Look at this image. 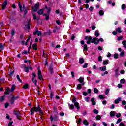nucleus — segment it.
Wrapping results in <instances>:
<instances>
[{"instance_id": "obj_44", "label": "nucleus", "mask_w": 126, "mask_h": 126, "mask_svg": "<svg viewBox=\"0 0 126 126\" xmlns=\"http://www.w3.org/2000/svg\"><path fill=\"white\" fill-rule=\"evenodd\" d=\"M53 111L56 114H58V108L56 106L53 107Z\"/></svg>"}, {"instance_id": "obj_11", "label": "nucleus", "mask_w": 126, "mask_h": 126, "mask_svg": "<svg viewBox=\"0 0 126 126\" xmlns=\"http://www.w3.org/2000/svg\"><path fill=\"white\" fill-rule=\"evenodd\" d=\"M49 71H50L51 74H53L54 73V70L53 69V64H51L49 65Z\"/></svg>"}, {"instance_id": "obj_34", "label": "nucleus", "mask_w": 126, "mask_h": 126, "mask_svg": "<svg viewBox=\"0 0 126 126\" xmlns=\"http://www.w3.org/2000/svg\"><path fill=\"white\" fill-rule=\"evenodd\" d=\"M98 98H99L100 100H105V97L104 96V95H103V94H100L98 96Z\"/></svg>"}, {"instance_id": "obj_13", "label": "nucleus", "mask_w": 126, "mask_h": 126, "mask_svg": "<svg viewBox=\"0 0 126 126\" xmlns=\"http://www.w3.org/2000/svg\"><path fill=\"white\" fill-rule=\"evenodd\" d=\"M98 70L100 71H106V70H107V67L106 66L100 67L99 68H98Z\"/></svg>"}, {"instance_id": "obj_22", "label": "nucleus", "mask_w": 126, "mask_h": 126, "mask_svg": "<svg viewBox=\"0 0 126 126\" xmlns=\"http://www.w3.org/2000/svg\"><path fill=\"white\" fill-rule=\"evenodd\" d=\"M44 16H45V20H49L50 19V14H44Z\"/></svg>"}, {"instance_id": "obj_26", "label": "nucleus", "mask_w": 126, "mask_h": 126, "mask_svg": "<svg viewBox=\"0 0 126 126\" xmlns=\"http://www.w3.org/2000/svg\"><path fill=\"white\" fill-rule=\"evenodd\" d=\"M110 117H115L116 116V112L115 111H111L110 112Z\"/></svg>"}, {"instance_id": "obj_30", "label": "nucleus", "mask_w": 126, "mask_h": 126, "mask_svg": "<svg viewBox=\"0 0 126 126\" xmlns=\"http://www.w3.org/2000/svg\"><path fill=\"white\" fill-rule=\"evenodd\" d=\"M14 90H15V85L13 84L11 88L10 91H11V92H13L14 91Z\"/></svg>"}, {"instance_id": "obj_38", "label": "nucleus", "mask_w": 126, "mask_h": 126, "mask_svg": "<svg viewBox=\"0 0 126 126\" xmlns=\"http://www.w3.org/2000/svg\"><path fill=\"white\" fill-rule=\"evenodd\" d=\"M17 79L21 83H22V80L21 79H20V77H19V75H17Z\"/></svg>"}, {"instance_id": "obj_15", "label": "nucleus", "mask_w": 126, "mask_h": 126, "mask_svg": "<svg viewBox=\"0 0 126 126\" xmlns=\"http://www.w3.org/2000/svg\"><path fill=\"white\" fill-rule=\"evenodd\" d=\"M37 13L38 14V15H42V14H43V15H44V9H41L37 11Z\"/></svg>"}, {"instance_id": "obj_52", "label": "nucleus", "mask_w": 126, "mask_h": 126, "mask_svg": "<svg viewBox=\"0 0 126 126\" xmlns=\"http://www.w3.org/2000/svg\"><path fill=\"white\" fill-rule=\"evenodd\" d=\"M19 7H20V11H22V5H21L20 2H19Z\"/></svg>"}, {"instance_id": "obj_4", "label": "nucleus", "mask_w": 126, "mask_h": 126, "mask_svg": "<svg viewBox=\"0 0 126 126\" xmlns=\"http://www.w3.org/2000/svg\"><path fill=\"white\" fill-rule=\"evenodd\" d=\"M72 103H74L75 107L77 108V110L78 111L80 109V106H79V103L76 102V97H74L72 100Z\"/></svg>"}, {"instance_id": "obj_36", "label": "nucleus", "mask_w": 126, "mask_h": 126, "mask_svg": "<svg viewBox=\"0 0 126 126\" xmlns=\"http://www.w3.org/2000/svg\"><path fill=\"white\" fill-rule=\"evenodd\" d=\"M95 37H99L100 35V33H99V31L98 30L95 31Z\"/></svg>"}, {"instance_id": "obj_59", "label": "nucleus", "mask_w": 126, "mask_h": 126, "mask_svg": "<svg viewBox=\"0 0 126 126\" xmlns=\"http://www.w3.org/2000/svg\"><path fill=\"white\" fill-rule=\"evenodd\" d=\"M122 122V119L119 118L118 119V120H117V121L116 122V124H119V123H121Z\"/></svg>"}, {"instance_id": "obj_55", "label": "nucleus", "mask_w": 126, "mask_h": 126, "mask_svg": "<svg viewBox=\"0 0 126 126\" xmlns=\"http://www.w3.org/2000/svg\"><path fill=\"white\" fill-rule=\"evenodd\" d=\"M97 42H104V39L102 38H97Z\"/></svg>"}, {"instance_id": "obj_3", "label": "nucleus", "mask_w": 126, "mask_h": 126, "mask_svg": "<svg viewBox=\"0 0 126 126\" xmlns=\"http://www.w3.org/2000/svg\"><path fill=\"white\" fill-rule=\"evenodd\" d=\"M59 116H58V113H56L53 116V115H51L50 116V121L51 122H53V121H54V122H58L59 121Z\"/></svg>"}, {"instance_id": "obj_49", "label": "nucleus", "mask_w": 126, "mask_h": 126, "mask_svg": "<svg viewBox=\"0 0 126 126\" xmlns=\"http://www.w3.org/2000/svg\"><path fill=\"white\" fill-rule=\"evenodd\" d=\"M121 8L122 10H125L126 9V4H123L121 6Z\"/></svg>"}, {"instance_id": "obj_64", "label": "nucleus", "mask_w": 126, "mask_h": 126, "mask_svg": "<svg viewBox=\"0 0 126 126\" xmlns=\"http://www.w3.org/2000/svg\"><path fill=\"white\" fill-rule=\"evenodd\" d=\"M122 44L124 45V46H125L126 45V40H123L122 41Z\"/></svg>"}, {"instance_id": "obj_14", "label": "nucleus", "mask_w": 126, "mask_h": 126, "mask_svg": "<svg viewBox=\"0 0 126 126\" xmlns=\"http://www.w3.org/2000/svg\"><path fill=\"white\" fill-rule=\"evenodd\" d=\"M32 17L34 19V20H37V21H39L40 20V18L39 17H37V16L36 15V14L35 13H32Z\"/></svg>"}, {"instance_id": "obj_50", "label": "nucleus", "mask_w": 126, "mask_h": 126, "mask_svg": "<svg viewBox=\"0 0 126 126\" xmlns=\"http://www.w3.org/2000/svg\"><path fill=\"white\" fill-rule=\"evenodd\" d=\"M94 114H96V115L97 114H99V111H98L97 109H94Z\"/></svg>"}, {"instance_id": "obj_33", "label": "nucleus", "mask_w": 126, "mask_h": 126, "mask_svg": "<svg viewBox=\"0 0 126 126\" xmlns=\"http://www.w3.org/2000/svg\"><path fill=\"white\" fill-rule=\"evenodd\" d=\"M83 51H88V47L87 46V44H85L84 45Z\"/></svg>"}, {"instance_id": "obj_51", "label": "nucleus", "mask_w": 126, "mask_h": 126, "mask_svg": "<svg viewBox=\"0 0 126 126\" xmlns=\"http://www.w3.org/2000/svg\"><path fill=\"white\" fill-rule=\"evenodd\" d=\"M54 96V93H53V91H51L50 93V99H53V97Z\"/></svg>"}, {"instance_id": "obj_53", "label": "nucleus", "mask_w": 126, "mask_h": 126, "mask_svg": "<svg viewBox=\"0 0 126 126\" xmlns=\"http://www.w3.org/2000/svg\"><path fill=\"white\" fill-rule=\"evenodd\" d=\"M109 91H110V89H109V88L106 89V91H105L106 95H108L109 94Z\"/></svg>"}, {"instance_id": "obj_32", "label": "nucleus", "mask_w": 126, "mask_h": 126, "mask_svg": "<svg viewBox=\"0 0 126 126\" xmlns=\"http://www.w3.org/2000/svg\"><path fill=\"white\" fill-rule=\"evenodd\" d=\"M37 36L42 37L43 36V34H42V32L41 31L38 30L37 28Z\"/></svg>"}, {"instance_id": "obj_57", "label": "nucleus", "mask_w": 126, "mask_h": 126, "mask_svg": "<svg viewBox=\"0 0 126 126\" xmlns=\"http://www.w3.org/2000/svg\"><path fill=\"white\" fill-rule=\"evenodd\" d=\"M83 96H87V95H88V93L85 91H84L83 92Z\"/></svg>"}, {"instance_id": "obj_18", "label": "nucleus", "mask_w": 126, "mask_h": 126, "mask_svg": "<svg viewBox=\"0 0 126 126\" xmlns=\"http://www.w3.org/2000/svg\"><path fill=\"white\" fill-rule=\"evenodd\" d=\"M32 48L33 49V50L37 51V50H38V44H37V43L33 44L32 46Z\"/></svg>"}, {"instance_id": "obj_42", "label": "nucleus", "mask_w": 126, "mask_h": 126, "mask_svg": "<svg viewBox=\"0 0 126 126\" xmlns=\"http://www.w3.org/2000/svg\"><path fill=\"white\" fill-rule=\"evenodd\" d=\"M5 100L4 98V96H2L1 97H0V102H3Z\"/></svg>"}, {"instance_id": "obj_43", "label": "nucleus", "mask_w": 126, "mask_h": 126, "mask_svg": "<svg viewBox=\"0 0 126 126\" xmlns=\"http://www.w3.org/2000/svg\"><path fill=\"white\" fill-rule=\"evenodd\" d=\"M94 92L95 94H97L98 92H99V90L96 88H94Z\"/></svg>"}, {"instance_id": "obj_20", "label": "nucleus", "mask_w": 126, "mask_h": 126, "mask_svg": "<svg viewBox=\"0 0 126 126\" xmlns=\"http://www.w3.org/2000/svg\"><path fill=\"white\" fill-rule=\"evenodd\" d=\"M121 100H122V98L118 97L117 99L114 100L115 104H118L120 103V101H121Z\"/></svg>"}, {"instance_id": "obj_31", "label": "nucleus", "mask_w": 126, "mask_h": 126, "mask_svg": "<svg viewBox=\"0 0 126 126\" xmlns=\"http://www.w3.org/2000/svg\"><path fill=\"white\" fill-rule=\"evenodd\" d=\"M79 63L80 64H82L83 63H84V58H81L80 59H79Z\"/></svg>"}, {"instance_id": "obj_25", "label": "nucleus", "mask_w": 126, "mask_h": 126, "mask_svg": "<svg viewBox=\"0 0 126 126\" xmlns=\"http://www.w3.org/2000/svg\"><path fill=\"white\" fill-rule=\"evenodd\" d=\"M23 9L24 10V16H25V15H26V14H27V8H25V6H23Z\"/></svg>"}, {"instance_id": "obj_10", "label": "nucleus", "mask_w": 126, "mask_h": 126, "mask_svg": "<svg viewBox=\"0 0 126 126\" xmlns=\"http://www.w3.org/2000/svg\"><path fill=\"white\" fill-rule=\"evenodd\" d=\"M7 2H8V1L7 0H5L2 4V9L3 10L5 9V7H6V5H7Z\"/></svg>"}, {"instance_id": "obj_37", "label": "nucleus", "mask_w": 126, "mask_h": 126, "mask_svg": "<svg viewBox=\"0 0 126 126\" xmlns=\"http://www.w3.org/2000/svg\"><path fill=\"white\" fill-rule=\"evenodd\" d=\"M83 124L85 126H88L89 125V123L86 120L83 121Z\"/></svg>"}, {"instance_id": "obj_9", "label": "nucleus", "mask_w": 126, "mask_h": 126, "mask_svg": "<svg viewBox=\"0 0 126 126\" xmlns=\"http://www.w3.org/2000/svg\"><path fill=\"white\" fill-rule=\"evenodd\" d=\"M15 100H17V98H16L15 95H12L11 97V105H13V104H14Z\"/></svg>"}, {"instance_id": "obj_46", "label": "nucleus", "mask_w": 126, "mask_h": 126, "mask_svg": "<svg viewBox=\"0 0 126 126\" xmlns=\"http://www.w3.org/2000/svg\"><path fill=\"white\" fill-rule=\"evenodd\" d=\"M37 76V75H36V73H35L34 72L32 73V81L34 82V78H35V77H36Z\"/></svg>"}, {"instance_id": "obj_24", "label": "nucleus", "mask_w": 126, "mask_h": 126, "mask_svg": "<svg viewBox=\"0 0 126 126\" xmlns=\"http://www.w3.org/2000/svg\"><path fill=\"white\" fill-rule=\"evenodd\" d=\"M14 115H15V116H20V112L18 111H14Z\"/></svg>"}, {"instance_id": "obj_60", "label": "nucleus", "mask_w": 126, "mask_h": 126, "mask_svg": "<svg viewBox=\"0 0 126 126\" xmlns=\"http://www.w3.org/2000/svg\"><path fill=\"white\" fill-rule=\"evenodd\" d=\"M112 34L114 35V36H116V35H117L118 32H117V31H113L112 32Z\"/></svg>"}, {"instance_id": "obj_8", "label": "nucleus", "mask_w": 126, "mask_h": 126, "mask_svg": "<svg viewBox=\"0 0 126 126\" xmlns=\"http://www.w3.org/2000/svg\"><path fill=\"white\" fill-rule=\"evenodd\" d=\"M9 93H10V89L9 88H7V89H6L4 95V99H5V95H8L9 94Z\"/></svg>"}, {"instance_id": "obj_6", "label": "nucleus", "mask_w": 126, "mask_h": 126, "mask_svg": "<svg viewBox=\"0 0 126 126\" xmlns=\"http://www.w3.org/2000/svg\"><path fill=\"white\" fill-rule=\"evenodd\" d=\"M40 7V3L39 2L36 3L34 6H32V10L33 12H36L39 9Z\"/></svg>"}, {"instance_id": "obj_27", "label": "nucleus", "mask_w": 126, "mask_h": 126, "mask_svg": "<svg viewBox=\"0 0 126 126\" xmlns=\"http://www.w3.org/2000/svg\"><path fill=\"white\" fill-rule=\"evenodd\" d=\"M29 87V84L27 83L25 84L23 86V88L24 89H28Z\"/></svg>"}, {"instance_id": "obj_21", "label": "nucleus", "mask_w": 126, "mask_h": 126, "mask_svg": "<svg viewBox=\"0 0 126 126\" xmlns=\"http://www.w3.org/2000/svg\"><path fill=\"white\" fill-rule=\"evenodd\" d=\"M116 30L118 34H121L122 33V28H121V27L117 28Z\"/></svg>"}, {"instance_id": "obj_23", "label": "nucleus", "mask_w": 126, "mask_h": 126, "mask_svg": "<svg viewBox=\"0 0 126 126\" xmlns=\"http://www.w3.org/2000/svg\"><path fill=\"white\" fill-rule=\"evenodd\" d=\"M84 81V78L82 77H80L78 79V82L80 83H82Z\"/></svg>"}, {"instance_id": "obj_39", "label": "nucleus", "mask_w": 126, "mask_h": 126, "mask_svg": "<svg viewBox=\"0 0 126 126\" xmlns=\"http://www.w3.org/2000/svg\"><path fill=\"white\" fill-rule=\"evenodd\" d=\"M11 35H12V36H14V35H15V29H12L11 30Z\"/></svg>"}, {"instance_id": "obj_54", "label": "nucleus", "mask_w": 126, "mask_h": 126, "mask_svg": "<svg viewBox=\"0 0 126 126\" xmlns=\"http://www.w3.org/2000/svg\"><path fill=\"white\" fill-rule=\"evenodd\" d=\"M120 83L124 84V83H125V82H126V80H125V79H122L120 80Z\"/></svg>"}, {"instance_id": "obj_29", "label": "nucleus", "mask_w": 126, "mask_h": 126, "mask_svg": "<svg viewBox=\"0 0 126 126\" xmlns=\"http://www.w3.org/2000/svg\"><path fill=\"white\" fill-rule=\"evenodd\" d=\"M77 89L78 90H80L82 89V84H78L77 86Z\"/></svg>"}, {"instance_id": "obj_56", "label": "nucleus", "mask_w": 126, "mask_h": 126, "mask_svg": "<svg viewBox=\"0 0 126 126\" xmlns=\"http://www.w3.org/2000/svg\"><path fill=\"white\" fill-rule=\"evenodd\" d=\"M85 101H86L87 103H89V101H90V97H86Z\"/></svg>"}, {"instance_id": "obj_61", "label": "nucleus", "mask_w": 126, "mask_h": 126, "mask_svg": "<svg viewBox=\"0 0 126 126\" xmlns=\"http://www.w3.org/2000/svg\"><path fill=\"white\" fill-rule=\"evenodd\" d=\"M122 39H123V36H119L117 38V41H121L122 40Z\"/></svg>"}, {"instance_id": "obj_12", "label": "nucleus", "mask_w": 126, "mask_h": 126, "mask_svg": "<svg viewBox=\"0 0 126 126\" xmlns=\"http://www.w3.org/2000/svg\"><path fill=\"white\" fill-rule=\"evenodd\" d=\"M4 48H5V44H2V43H0V53L2 52L3 50H4Z\"/></svg>"}, {"instance_id": "obj_2", "label": "nucleus", "mask_w": 126, "mask_h": 126, "mask_svg": "<svg viewBox=\"0 0 126 126\" xmlns=\"http://www.w3.org/2000/svg\"><path fill=\"white\" fill-rule=\"evenodd\" d=\"M35 112L36 113H37V112H39V114L41 115V116H43V115H44V113L42 111V109L40 106V104H38L37 107L35 106L33 108L31 107V115H34Z\"/></svg>"}, {"instance_id": "obj_47", "label": "nucleus", "mask_w": 126, "mask_h": 126, "mask_svg": "<svg viewBox=\"0 0 126 126\" xmlns=\"http://www.w3.org/2000/svg\"><path fill=\"white\" fill-rule=\"evenodd\" d=\"M20 39L24 40V34H21L20 35Z\"/></svg>"}, {"instance_id": "obj_1", "label": "nucleus", "mask_w": 126, "mask_h": 126, "mask_svg": "<svg viewBox=\"0 0 126 126\" xmlns=\"http://www.w3.org/2000/svg\"><path fill=\"white\" fill-rule=\"evenodd\" d=\"M85 40L87 41V44L88 45H89V44H90L91 43H92V44L94 43V45H98V44H99V42H98V38L97 37H94L92 39V37H91V36H90L88 37V36H86L85 37Z\"/></svg>"}, {"instance_id": "obj_7", "label": "nucleus", "mask_w": 126, "mask_h": 126, "mask_svg": "<svg viewBox=\"0 0 126 126\" xmlns=\"http://www.w3.org/2000/svg\"><path fill=\"white\" fill-rule=\"evenodd\" d=\"M37 74L38 75V79H39V80H42V79H43V76L42 75V72H41V69L40 68V66H39L38 67Z\"/></svg>"}, {"instance_id": "obj_40", "label": "nucleus", "mask_w": 126, "mask_h": 126, "mask_svg": "<svg viewBox=\"0 0 126 126\" xmlns=\"http://www.w3.org/2000/svg\"><path fill=\"white\" fill-rule=\"evenodd\" d=\"M99 15H100V16H103V15H104V11L102 10H100L99 12H98Z\"/></svg>"}, {"instance_id": "obj_5", "label": "nucleus", "mask_w": 126, "mask_h": 126, "mask_svg": "<svg viewBox=\"0 0 126 126\" xmlns=\"http://www.w3.org/2000/svg\"><path fill=\"white\" fill-rule=\"evenodd\" d=\"M23 67L24 68L25 72L28 73L29 72V70H33V68L31 66H26V65L24 64H23Z\"/></svg>"}, {"instance_id": "obj_48", "label": "nucleus", "mask_w": 126, "mask_h": 126, "mask_svg": "<svg viewBox=\"0 0 126 126\" xmlns=\"http://www.w3.org/2000/svg\"><path fill=\"white\" fill-rule=\"evenodd\" d=\"M114 59H118L119 58V54L118 53H115L114 54Z\"/></svg>"}, {"instance_id": "obj_41", "label": "nucleus", "mask_w": 126, "mask_h": 126, "mask_svg": "<svg viewBox=\"0 0 126 126\" xmlns=\"http://www.w3.org/2000/svg\"><path fill=\"white\" fill-rule=\"evenodd\" d=\"M95 119L96 121H100L101 120V116L99 115H98L96 116Z\"/></svg>"}, {"instance_id": "obj_35", "label": "nucleus", "mask_w": 126, "mask_h": 126, "mask_svg": "<svg viewBox=\"0 0 126 126\" xmlns=\"http://www.w3.org/2000/svg\"><path fill=\"white\" fill-rule=\"evenodd\" d=\"M30 39H31V36H30L28 38L27 40L26 41V42H25V46H27V45H28V42H29V40H30Z\"/></svg>"}, {"instance_id": "obj_28", "label": "nucleus", "mask_w": 126, "mask_h": 126, "mask_svg": "<svg viewBox=\"0 0 126 126\" xmlns=\"http://www.w3.org/2000/svg\"><path fill=\"white\" fill-rule=\"evenodd\" d=\"M102 63L103 65H107V64H109V60H105Z\"/></svg>"}, {"instance_id": "obj_19", "label": "nucleus", "mask_w": 126, "mask_h": 126, "mask_svg": "<svg viewBox=\"0 0 126 126\" xmlns=\"http://www.w3.org/2000/svg\"><path fill=\"white\" fill-rule=\"evenodd\" d=\"M45 8L47 10V14H50V13H51V10H52V9H51V8H48L47 5H45Z\"/></svg>"}, {"instance_id": "obj_62", "label": "nucleus", "mask_w": 126, "mask_h": 126, "mask_svg": "<svg viewBox=\"0 0 126 126\" xmlns=\"http://www.w3.org/2000/svg\"><path fill=\"white\" fill-rule=\"evenodd\" d=\"M98 62H102V56H98Z\"/></svg>"}, {"instance_id": "obj_58", "label": "nucleus", "mask_w": 126, "mask_h": 126, "mask_svg": "<svg viewBox=\"0 0 126 126\" xmlns=\"http://www.w3.org/2000/svg\"><path fill=\"white\" fill-rule=\"evenodd\" d=\"M87 66H88V63H85V64L84 65H83V68H86V67H87Z\"/></svg>"}, {"instance_id": "obj_17", "label": "nucleus", "mask_w": 126, "mask_h": 126, "mask_svg": "<svg viewBox=\"0 0 126 126\" xmlns=\"http://www.w3.org/2000/svg\"><path fill=\"white\" fill-rule=\"evenodd\" d=\"M91 102H92V105H93V106L96 105V101H95V98L94 97L91 98Z\"/></svg>"}, {"instance_id": "obj_45", "label": "nucleus", "mask_w": 126, "mask_h": 126, "mask_svg": "<svg viewBox=\"0 0 126 126\" xmlns=\"http://www.w3.org/2000/svg\"><path fill=\"white\" fill-rule=\"evenodd\" d=\"M119 56L120 57H124V56H125V51H121V52L120 53Z\"/></svg>"}, {"instance_id": "obj_63", "label": "nucleus", "mask_w": 126, "mask_h": 126, "mask_svg": "<svg viewBox=\"0 0 126 126\" xmlns=\"http://www.w3.org/2000/svg\"><path fill=\"white\" fill-rule=\"evenodd\" d=\"M119 126H126V125H125V124H124L123 122H121L119 124Z\"/></svg>"}, {"instance_id": "obj_16", "label": "nucleus", "mask_w": 126, "mask_h": 126, "mask_svg": "<svg viewBox=\"0 0 126 126\" xmlns=\"http://www.w3.org/2000/svg\"><path fill=\"white\" fill-rule=\"evenodd\" d=\"M119 71H120V68H117L115 70V76L116 78H118L119 76Z\"/></svg>"}]
</instances>
